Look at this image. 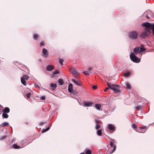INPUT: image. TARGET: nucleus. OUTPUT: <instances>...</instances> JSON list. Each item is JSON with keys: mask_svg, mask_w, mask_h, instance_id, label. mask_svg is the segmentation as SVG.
I'll list each match as a JSON object with an SVG mask.
<instances>
[{"mask_svg": "<svg viewBox=\"0 0 154 154\" xmlns=\"http://www.w3.org/2000/svg\"><path fill=\"white\" fill-rule=\"evenodd\" d=\"M34 85L37 88H40V87H39V86L38 85L36 84H35V85Z\"/></svg>", "mask_w": 154, "mask_h": 154, "instance_id": "nucleus-42", "label": "nucleus"}, {"mask_svg": "<svg viewBox=\"0 0 154 154\" xmlns=\"http://www.w3.org/2000/svg\"><path fill=\"white\" fill-rule=\"evenodd\" d=\"M97 88V86L95 85H93L92 86V88L94 89H95Z\"/></svg>", "mask_w": 154, "mask_h": 154, "instance_id": "nucleus-45", "label": "nucleus"}, {"mask_svg": "<svg viewBox=\"0 0 154 154\" xmlns=\"http://www.w3.org/2000/svg\"><path fill=\"white\" fill-rule=\"evenodd\" d=\"M40 45L41 47L44 45V43L43 41H42L40 42Z\"/></svg>", "mask_w": 154, "mask_h": 154, "instance_id": "nucleus-39", "label": "nucleus"}, {"mask_svg": "<svg viewBox=\"0 0 154 154\" xmlns=\"http://www.w3.org/2000/svg\"><path fill=\"white\" fill-rule=\"evenodd\" d=\"M72 84H70L69 85L68 88V91L70 93L72 92Z\"/></svg>", "mask_w": 154, "mask_h": 154, "instance_id": "nucleus-13", "label": "nucleus"}, {"mask_svg": "<svg viewBox=\"0 0 154 154\" xmlns=\"http://www.w3.org/2000/svg\"><path fill=\"white\" fill-rule=\"evenodd\" d=\"M71 73L72 75H76L79 73L78 70L75 67H73L71 69Z\"/></svg>", "mask_w": 154, "mask_h": 154, "instance_id": "nucleus-7", "label": "nucleus"}, {"mask_svg": "<svg viewBox=\"0 0 154 154\" xmlns=\"http://www.w3.org/2000/svg\"><path fill=\"white\" fill-rule=\"evenodd\" d=\"M101 105L100 104H96L95 105V108L97 110H100Z\"/></svg>", "mask_w": 154, "mask_h": 154, "instance_id": "nucleus-12", "label": "nucleus"}, {"mask_svg": "<svg viewBox=\"0 0 154 154\" xmlns=\"http://www.w3.org/2000/svg\"><path fill=\"white\" fill-rule=\"evenodd\" d=\"M2 116L4 118L7 119L8 118V115L6 113L4 112V113H2Z\"/></svg>", "mask_w": 154, "mask_h": 154, "instance_id": "nucleus-21", "label": "nucleus"}, {"mask_svg": "<svg viewBox=\"0 0 154 154\" xmlns=\"http://www.w3.org/2000/svg\"><path fill=\"white\" fill-rule=\"evenodd\" d=\"M53 69V68L52 66L50 65L48 66L47 67V70L48 71H51Z\"/></svg>", "mask_w": 154, "mask_h": 154, "instance_id": "nucleus-17", "label": "nucleus"}, {"mask_svg": "<svg viewBox=\"0 0 154 154\" xmlns=\"http://www.w3.org/2000/svg\"><path fill=\"white\" fill-rule=\"evenodd\" d=\"M130 58L131 60L133 62L138 63L140 61V59L137 57L135 54L133 52H131L130 54Z\"/></svg>", "mask_w": 154, "mask_h": 154, "instance_id": "nucleus-3", "label": "nucleus"}, {"mask_svg": "<svg viewBox=\"0 0 154 154\" xmlns=\"http://www.w3.org/2000/svg\"><path fill=\"white\" fill-rule=\"evenodd\" d=\"M72 94H73L74 95H77V92L74 91H72V92H71Z\"/></svg>", "mask_w": 154, "mask_h": 154, "instance_id": "nucleus-37", "label": "nucleus"}, {"mask_svg": "<svg viewBox=\"0 0 154 154\" xmlns=\"http://www.w3.org/2000/svg\"><path fill=\"white\" fill-rule=\"evenodd\" d=\"M45 123L43 122H40L39 123V125L41 126L42 125Z\"/></svg>", "mask_w": 154, "mask_h": 154, "instance_id": "nucleus-47", "label": "nucleus"}, {"mask_svg": "<svg viewBox=\"0 0 154 154\" xmlns=\"http://www.w3.org/2000/svg\"><path fill=\"white\" fill-rule=\"evenodd\" d=\"M83 72L85 75H89V72L87 71H85Z\"/></svg>", "mask_w": 154, "mask_h": 154, "instance_id": "nucleus-30", "label": "nucleus"}, {"mask_svg": "<svg viewBox=\"0 0 154 154\" xmlns=\"http://www.w3.org/2000/svg\"><path fill=\"white\" fill-rule=\"evenodd\" d=\"M50 86L52 88L53 90H54L57 86V85L55 83H51L50 84Z\"/></svg>", "mask_w": 154, "mask_h": 154, "instance_id": "nucleus-15", "label": "nucleus"}, {"mask_svg": "<svg viewBox=\"0 0 154 154\" xmlns=\"http://www.w3.org/2000/svg\"><path fill=\"white\" fill-rule=\"evenodd\" d=\"M63 60L61 59H59V62L60 64L61 65H62L63 64Z\"/></svg>", "mask_w": 154, "mask_h": 154, "instance_id": "nucleus-32", "label": "nucleus"}, {"mask_svg": "<svg viewBox=\"0 0 154 154\" xmlns=\"http://www.w3.org/2000/svg\"><path fill=\"white\" fill-rule=\"evenodd\" d=\"M72 81L76 85L79 86H81V83L79 81H76L74 79H72Z\"/></svg>", "mask_w": 154, "mask_h": 154, "instance_id": "nucleus-10", "label": "nucleus"}, {"mask_svg": "<svg viewBox=\"0 0 154 154\" xmlns=\"http://www.w3.org/2000/svg\"><path fill=\"white\" fill-rule=\"evenodd\" d=\"M38 61L40 62H41L42 61V60L41 59H39L38 60Z\"/></svg>", "mask_w": 154, "mask_h": 154, "instance_id": "nucleus-49", "label": "nucleus"}, {"mask_svg": "<svg viewBox=\"0 0 154 154\" xmlns=\"http://www.w3.org/2000/svg\"><path fill=\"white\" fill-rule=\"evenodd\" d=\"M21 81L22 83L24 85H26V81L22 78H21Z\"/></svg>", "mask_w": 154, "mask_h": 154, "instance_id": "nucleus-27", "label": "nucleus"}, {"mask_svg": "<svg viewBox=\"0 0 154 154\" xmlns=\"http://www.w3.org/2000/svg\"><path fill=\"white\" fill-rule=\"evenodd\" d=\"M130 74L131 73L130 72H127L125 73L124 75L125 76L127 77L129 76Z\"/></svg>", "mask_w": 154, "mask_h": 154, "instance_id": "nucleus-31", "label": "nucleus"}, {"mask_svg": "<svg viewBox=\"0 0 154 154\" xmlns=\"http://www.w3.org/2000/svg\"><path fill=\"white\" fill-rule=\"evenodd\" d=\"M58 81L59 84L61 85H63L64 84L63 81L62 79H58Z\"/></svg>", "mask_w": 154, "mask_h": 154, "instance_id": "nucleus-19", "label": "nucleus"}, {"mask_svg": "<svg viewBox=\"0 0 154 154\" xmlns=\"http://www.w3.org/2000/svg\"><path fill=\"white\" fill-rule=\"evenodd\" d=\"M10 110L9 108L8 107H5L4 109V110L3 112H6L8 113L10 112Z\"/></svg>", "mask_w": 154, "mask_h": 154, "instance_id": "nucleus-18", "label": "nucleus"}, {"mask_svg": "<svg viewBox=\"0 0 154 154\" xmlns=\"http://www.w3.org/2000/svg\"><path fill=\"white\" fill-rule=\"evenodd\" d=\"M42 54L45 58H47L48 56V51L45 48L42 49Z\"/></svg>", "mask_w": 154, "mask_h": 154, "instance_id": "nucleus-5", "label": "nucleus"}, {"mask_svg": "<svg viewBox=\"0 0 154 154\" xmlns=\"http://www.w3.org/2000/svg\"><path fill=\"white\" fill-rule=\"evenodd\" d=\"M133 128H137V126L136 124H133Z\"/></svg>", "mask_w": 154, "mask_h": 154, "instance_id": "nucleus-43", "label": "nucleus"}, {"mask_svg": "<svg viewBox=\"0 0 154 154\" xmlns=\"http://www.w3.org/2000/svg\"><path fill=\"white\" fill-rule=\"evenodd\" d=\"M31 95V94L30 93H28L26 94V96L27 98H29L30 97V95Z\"/></svg>", "mask_w": 154, "mask_h": 154, "instance_id": "nucleus-34", "label": "nucleus"}, {"mask_svg": "<svg viewBox=\"0 0 154 154\" xmlns=\"http://www.w3.org/2000/svg\"><path fill=\"white\" fill-rule=\"evenodd\" d=\"M7 137V136L6 135H5L4 136H2L1 137L0 140H3L5 139Z\"/></svg>", "mask_w": 154, "mask_h": 154, "instance_id": "nucleus-35", "label": "nucleus"}, {"mask_svg": "<svg viewBox=\"0 0 154 154\" xmlns=\"http://www.w3.org/2000/svg\"><path fill=\"white\" fill-rule=\"evenodd\" d=\"M149 17L148 16V15H146V18H147V19H149Z\"/></svg>", "mask_w": 154, "mask_h": 154, "instance_id": "nucleus-48", "label": "nucleus"}, {"mask_svg": "<svg viewBox=\"0 0 154 154\" xmlns=\"http://www.w3.org/2000/svg\"><path fill=\"white\" fill-rule=\"evenodd\" d=\"M9 125L8 122H5L3 123H2L1 125H0V126L5 127L6 126H7Z\"/></svg>", "mask_w": 154, "mask_h": 154, "instance_id": "nucleus-20", "label": "nucleus"}, {"mask_svg": "<svg viewBox=\"0 0 154 154\" xmlns=\"http://www.w3.org/2000/svg\"><path fill=\"white\" fill-rule=\"evenodd\" d=\"M125 85L126 86L127 88L129 89H130L131 88V87L130 84L128 82H126L125 83Z\"/></svg>", "mask_w": 154, "mask_h": 154, "instance_id": "nucleus-25", "label": "nucleus"}, {"mask_svg": "<svg viewBox=\"0 0 154 154\" xmlns=\"http://www.w3.org/2000/svg\"><path fill=\"white\" fill-rule=\"evenodd\" d=\"M40 98L41 100H44L45 99V97L44 96L41 97Z\"/></svg>", "mask_w": 154, "mask_h": 154, "instance_id": "nucleus-38", "label": "nucleus"}, {"mask_svg": "<svg viewBox=\"0 0 154 154\" xmlns=\"http://www.w3.org/2000/svg\"><path fill=\"white\" fill-rule=\"evenodd\" d=\"M135 108L138 110H141L142 109V106H138L135 107Z\"/></svg>", "mask_w": 154, "mask_h": 154, "instance_id": "nucleus-28", "label": "nucleus"}, {"mask_svg": "<svg viewBox=\"0 0 154 154\" xmlns=\"http://www.w3.org/2000/svg\"><path fill=\"white\" fill-rule=\"evenodd\" d=\"M153 124H154V122H153Z\"/></svg>", "mask_w": 154, "mask_h": 154, "instance_id": "nucleus-52", "label": "nucleus"}, {"mask_svg": "<svg viewBox=\"0 0 154 154\" xmlns=\"http://www.w3.org/2000/svg\"><path fill=\"white\" fill-rule=\"evenodd\" d=\"M97 135L99 136H101L102 135V130L101 129H99L97 131Z\"/></svg>", "mask_w": 154, "mask_h": 154, "instance_id": "nucleus-23", "label": "nucleus"}, {"mask_svg": "<svg viewBox=\"0 0 154 154\" xmlns=\"http://www.w3.org/2000/svg\"><path fill=\"white\" fill-rule=\"evenodd\" d=\"M144 27H145L144 29L145 31L142 32L140 36V38H145L146 37L150 35L151 33L149 27L147 26Z\"/></svg>", "mask_w": 154, "mask_h": 154, "instance_id": "nucleus-2", "label": "nucleus"}, {"mask_svg": "<svg viewBox=\"0 0 154 154\" xmlns=\"http://www.w3.org/2000/svg\"><path fill=\"white\" fill-rule=\"evenodd\" d=\"M109 89V87H107V88H106V89L104 90V91L105 92H106V91H107L108 89Z\"/></svg>", "mask_w": 154, "mask_h": 154, "instance_id": "nucleus-46", "label": "nucleus"}, {"mask_svg": "<svg viewBox=\"0 0 154 154\" xmlns=\"http://www.w3.org/2000/svg\"><path fill=\"white\" fill-rule=\"evenodd\" d=\"M85 154H91V151L89 149H86Z\"/></svg>", "mask_w": 154, "mask_h": 154, "instance_id": "nucleus-29", "label": "nucleus"}, {"mask_svg": "<svg viewBox=\"0 0 154 154\" xmlns=\"http://www.w3.org/2000/svg\"><path fill=\"white\" fill-rule=\"evenodd\" d=\"M84 105L86 107H91L92 106V103L90 101H85L83 103Z\"/></svg>", "mask_w": 154, "mask_h": 154, "instance_id": "nucleus-8", "label": "nucleus"}, {"mask_svg": "<svg viewBox=\"0 0 154 154\" xmlns=\"http://www.w3.org/2000/svg\"><path fill=\"white\" fill-rule=\"evenodd\" d=\"M92 68L91 67H90L88 69L87 71H88V72H90L92 70Z\"/></svg>", "mask_w": 154, "mask_h": 154, "instance_id": "nucleus-36", "label": "nucleus"}, {"mask_svg": "<svg viewBox=\"0 0 154 154\" xmlns=\"http://www.w3.org/2000/svg\"><path fill=\"white\" fill-rule=\"evenodd\" d=\"M39 38V36L37 34H35L33 35V38L34 40H37Z\"/></svg>", "mask_w": 154, "mask_h": 154, "instance_id": "nucleus-14", "label": "nucleus"}, {"mask_svg": "<svg viewBox=\"0 0 154 154\" xmlns=\"http://www.w3.org/2000/svg\"><path fill=\"white\" fill-rule=\"evenodd\" d=\"M134 53L135 54H137L138 53H140V47H137L134 48Z\"/></svg>", "mask_w": 154, "mask_h": 154, "instance_id": "nucleus-9", "label": "nucleus"}, {"mask_svg": "<svg viewBox=\"0 0 154 154\" xmlns=\"http://www.w3.org/2000/svg\"><path fill=\"white\" fill-rule=\"evenodd\" d=\"M115 141V140L113 139H112L110 142V145L112 147H113V150L110 153L111 154L114 151H115L116 149V146L115 145L113 146V144L114 143V142Z\"/></svg>", "mask_w": 154, "mask_h": 154, "instance_id": "nucleus-6", "label": "nucleus"}, {"mask_svg": "<svg viewBox=\"0 0 154 154\" xmlns=\"http://www.w3.org/2000/svg\"><path fill=\"white\" fill-rule=\"evenodd\" d=\"M13 147L15 149H19L20 148V146H18L17 144H14L13 145Z\"/></svg>", "mask_w": 154, "mask_h": 154, "instance_id": "nucleus-24", "label": "nucleus"}, {"mask_svg": "<svg viewBox=\"0 0 154 154\" xmlns=\"http://www.w3.org/2000/svg\"><path fill=\"white\" fill-rule=\"evenodd\" d=\"M21 78H22L25 80H27L29 78V77L27 75H24Z\"/></svg>", "mask_w": 154, "mask_h": 154, "instance_id": "nucleus-26", "label": "nucleus"}, {"mask_svg": "<svg viewBox=\"0 0 154 154\" xmlns=\"http://www.w3.org/2000/svg\"><path fill=\"white\" fill-rule=\"evenodd\" d=\"M80 154H84V152H82V153H80Z\"/></svg>", "mask_w": 154, "mask_h": 154, "instance_id": "nucleus-50", "label": "nucleus"}, {"mask_svg": "<svg viewBox=\"0 0 154 154\" xmlns=\"http://www.w3.org/2000/svg\"><path fill=\"white\" fill-rule=\"evenodd\" d=\"M51 126H49L48 127H47V128L43 129L42 131L41 132L42 133H44L47 131H48L50 128V127Z\"/></svg>", "mask_w": 154, "mask_h": 154, "instance_id": "nucleus-22", "label": "nucleus"}, {"mask_svg": "<svg viewBox=\"0 0 154 154\" xmlns=\"http://www.w3.org/2000/svg\"><path fill=\"white\" fill-rule=\"evenodd\" d=\"M146 128V127L145 126L143 127H140V128L141 129H144L145 128Z\"/></svg>", "mask_w": 154, "mask_h": 154, "instance_id": "nucleus-44", "label": "nucleus"}, {"mask_svg": "<svg viewBox=\"0 0 154 154\" xmlns=\"http://www.w3.org/2000/svg\"><path fill=\"white\" fill-rule=\"evenodd\" d=\"M95 122L97 124L100 123V121L98 119H96L95 120Z\"/></svg>", "mask_w": 154, "mask_h": 154, "instance_id": "nucleus-40", "label": "nucleus"}, {"mask_svg": "<svg viewBox=\"0 0 154 154\" xmlns=\"http://www.w3.org/2000/svg\"><path fill=\"white\" fill-rule=\"evenodd\" d=\"M100 128V125L98 124H96L95 126V128L96 129H98Z\"/></svg>", "mask_w": 154, "mask_h": 154, "instance_id": "nucleus-33", "label": "nucleus"}, {"mask_svg": "<svg viewBox=\"0 0 154 154\" xmlns=\"http://www.w3.org/2000/svg\"><path fill=\"white\" fill-rule=\"evenodd\" d=\"M146 50V49L143 47V45H141V47L140 48V52L142 53Z\"/></svg>", "mask_w": 154, "mask_h": 154, "instance_id": "nucleus-16", "label": "nucleus"}, {"mask_svg": "<svg viewBox=\"0 0 154 154\" xmlns=\"http://www.w3.org/2000/svg\"><path fill=\"white\" fill-rule=\"evenodd\" d=\"M108 128L111 130H113L115 129V126L112 124H109L108 126Z\"/></svg>", "mask_w": 154, "mask_h": 154, "instance_id": "nucleus-11", "label": "nucleus"}, {"mask_svg": "<svg viewBox=\"0 0 154 154\" xmlns=\"http://www.w3.org/2000/svg\"><path fill=\"white\" fill-rule=\"evenodd\" d=\"M75 77H76V78H77V76H75Z\"/></svg>", "mask_w": 154, "mask_h": 154, "instance_id": "nucleus-51", "label": "nucleus"}, {"mask_svg": "<svg viewBox=\"0 0 154 154\" xmlns=\"http://www.w3.org/2000/svg\"><path fill=\"white\" fill-rule=\"evenodd\" d=\"M58 71L57 70H56L53 73V74H54V75H56V74H58Z\"/></svg>", "mask_w": 154, "mask_h": 154, "instance_id": "nucleus-41", "label": "nucleus"}, {"mask_svg": "<svg viewBox=\"0 0 154 154\" xmlns=\"http://www.w3.org/2000/svg\"><path fill=\"white\" fill-rule=\"evenodd\" d=\"M1 114V113H0V114Z\"/></svg>", "mask_w": 154, "mask_h": 154, "instance_id": "nucleus-53", "label": "nucleus"}, {"mask_svg": "<svg viewBox=\"0 0 154 154\" xmlns=\"http://www.w3.org/2000/svg\"><path fill=\"white\" fill-rule=\"evenodd\" d=\"M107 84L109 88L113 90L115 93H119L121 91L119 90V86L117 84H112L109 82H107Z\"/></svg>", "mask_w": 154, "mask_h": 154, "instance_id": "nucleus-1", "label": "nucleus"}, {"mask_svg": "<svg viewBox=\"0 0 154 154\" xmlns=\"http://www.w3.org/2000/svg\"><path fill=\"white\" fill-rule=\"evenodd\" d=\"M128 37L129 38L132 40L136 39L137 37V32L135 31L130 32L128 33Z\"/></svg>", "mask_w": 154, "mask_h": 154, "instance_id": "nucleus-4", "label": "nucleus"}]
</instances>
